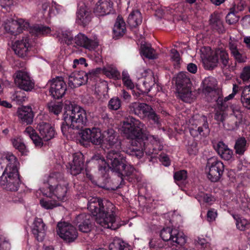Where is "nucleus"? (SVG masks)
<instances>
[{"mask_svg":"<svg viewBox=\"0 0 250 250\" xmlns=\"http://www.w3.org/2000/svg\"><path fill=\"white\" fill-rule=\"evenodd\" d=\"M206 168L208 170V177L213 182H217L223 174L224 166L223 163L215 158L208 160Z\"/></svg>","mask_w":250,"mask_h":250,"instance_id":"nucleus-7","label":"nucleus"},{"mask_svg":"<svg viewBox=\"0 0 250 250\" xmlns=\"http://www.w3.org/2000/svg\"><path fill=\"white\" fill-rule=\"evenodd\" d=\"M146 118H147L148 120H151L155 124H159V117L152 108L151 111H149Z\"/></svg>","mask_w":250,"mask_h":250,"instance_id":"nucleus-61","label":"nucleus"},{"mask_svg":"<svg viewBox=\"0 0 250 250\" xmlns=\"http://www.w3.org/2000/svg\"><path fill=\"white\" fill-rule=\"evenodd\" d=\"M12 141L13 145L16 149H18L22 155H26L27 150L21 138H14L12 140Z\"/></svg>","mask_w":250,"mask_h":250,"instance_id":"nucleus-44","label":"nucleus"},{"mask_svg":"<svg viewBox=\"0 0 250 250\" xmlns=\"http://www.w3.org/2000/svg\"><path fill=\"white\" fill-rule=\"evenodd\" d=\"M50 28L49 27L43 25H36L30 29V33L36 36L48 34L50 32Z\"/></svg>","mask_w":250,"mask_h":250,"instance_id":"nucleus-43","label":"nucleus"},{"mask_svg":"<svg viewBox=\"0 0 250 250\" xmlns=\"http://www.w3.org/2000/svg\"><path fill=\"white\" fill-rule=\"evenodd\" d=\"M96 70L97 72H100L101 71H102L104 75L110 78L119 79L120 78V72L115 66L112 65H107L104 67L102 69L98 68H97Z\"/></svg>","mask_w":250,"mask_h":250,"instance_id":"nucleus-32","label":"nucleus"},{"mask_svg":"<svg viewBox=\"0 0 250 250\" xmlns=\"http://www.w3.org/2000/svg\"><path fill=\"white\" fill-rule=\"evenodd\" d=\"M123 81L124 82L125 85L129 89H132L134 88V84L129 79V77L128 76H126L125 77L124 76L123 78Z\"/></svg>","mask_w":250,"mask_h":250,"instance_id":"nucleus-64","label":"nucleus"},{"mask_svg":"<svg viewBox=\"0 0 250 250\" xmlns=\"http://www.w3.org/2000/svg\"><path fill=\"white\" fill-rule=\"evenodd\" d=\"M227 116V114L224 111L219 110L217 111L215 113L214 119L218 122L223 123Z\"/></svg>","mask_w":250,"mask_h":250,"instance_id":"nucleus-59","label":"nucleus"},{"mask_svg":"<svg viewBox=\"0 0 250 250\" xmlns=\"http://www.w3.org/2000/svg\"><path fill=\"white\" fill-rule=\"evenodd\" d=\"M13 77L15 84L21 89L29 91L34 87V83L26 71H17L14 74Z\"/></svg>","mask_w":250,"mask_h":250,"instance_id":"nucleus-10","label":"nucleus"},{"mask_svg":"<svg viewBox=\"0 0 250 250\" xmlns=\"http://www.w3.org/2000/svg\"><path fill=\"white\" fill-rule=\"evenodd\" d=\"M215 54L218 58V64L223 70L230 71V63L228 53L224 49H218L216 50Z\"/></svg>","mask_w":250,"mask_h":250,"instance_id":"nucleus-24","label":"nucleus"},{"mask_svg":"<svg viewBox=\"0 0 250 250\" xmlns=\"http://www.w3.org/2000/svg\"><path fill=\"white\" fill-rule=\"evenodd\" d=\"M48 107L49 111L58 115L62 109V104L60 103L51 102L48 104Z\"/></svg>","mask_w":250,"mask_h":250,"instance_id":"nucleus-46","label":"nucleus"},{"mask_svg":"<svg viewBox=\"0 0 250 250\" xmlns=\"http://www.w3.org/2000/svg\"><path fill=\"white\" fill-rule=\"evenodd\" d=\"M9 25H7L5 26L6 30L8 31L12 35H16L18 31L15 30L16 28L17 30L20 27L19 23L16 21H13Z\"/></svg>","mask_w":250,"mask_h":250,"instance_id":"nucleus-50","label":"nucleus"},{"mask_svg":"<svg viewBox=\"0 0 250 250\" xmlns=\"http://www.w3.org/2000/svg\"><path fill=\"white\" fill-rule=\"evenodd\" d=\"M62 39L64 42L68 44H72L74 42V38L70 31H65L62 32Z\"/></svg>","mask_w":250,"mask_h":250,"instance_id":"nucleus-48","label":"nucleus"},{"mask_svg":"<svg viewBox=\"0 0 250 250\" xmlns=\"http://www.w3.org/2000/svg\"><path fill=\"white\" fill-rule=\"evenodd\" d=\"M203 92L205 93H209L216 88L217 85L216 80L211 77H208L204 79L203 82Z\"/></svg>","mask_w":250,"mask_h":250,"instance_id":"nucleus-35","label":"nucleus"},{"mask_svg":"<svg viewBox=\"0 0 250 250\" xmlns=\"http://www.w3.org/2000/svg\"><path fill=\"white\" fill-rule=\"evenodd\" d=\"M40 132L39 136L42 141H48L52 139L55 135V130L50 124L46 122H41L37 126Z\"/></svg>","mask_w":250,"mask_h":250,"instance_id":"nucleus-19","label":"nucleus"},{"mask_svg":"<svg viewBox=\"0 0 250 250\" xmlns=\"http://www.w3.org/2000/svg\"><path fill=\"white\" fill-rule=\"evenodd\" d=\"M49 92L54 99L62 98L66 90V85L62 77H57L49 81Z\"/></svg>","mask_w":250,"mask_h":250,"instance_id":"nucleus-11","label":"nucleus"},{"mask_svg":"<svg viewBox=\"0 0 250 250\" xmlns=\"http://www.w3.org/2000/svg\"><path fill=\"white\" fill-rule=\"evenodd\" d=\"M149 244L150 248L154 249L161 248L164 246L163 241L159 238H153L151 239Z\"/></svg>","mask_w":250,"mask_h":250,"instance_id":"nucleus-55","label":"nucleus"},{"mask_svg":"<svg viewBox=\"0 0 250 250\" xmlns=\"http://www.w3.org/2000/svg\"><path fill=\"white\" fill-rule=\"evenodd\" d=\"M87 209L96 216L97 224L104 228L115 230L121 226L114 215V205L110 202L92 197L88 199Z\"/></svg>","mask_w":250,"mask_h":250,"instance_id":"nucleus-3","label":"nucleus"},{"mask_svg":"<svg viewBox=\"0 0 250 250\" xmlns=\"http://www.w3.org/2000/svg\"><path fill=\"white\" fill-rule=\"evenodd\" d=\"M229 49L231 56L234 58L235 61L238 63H244L247 61L246 56L241 53L238 48L237 44L233 42H229Z\"/></svg>","mask_w":250,"mask_h":250,"instance_id":"nucleus-30","label":"nucleus"},{"mask_svg":"<svg viewBox=\"0 0 250 250\" xmlns=\"http://www.w3.org/2000/svg\"><path fill=\"white\" fill-rule=\"evenodd\" d=\"M64 180H65L62 173L57 172H53L48 177L47 184L44 183V187L43 188L49 190V188H52L59 184L60 181Z\"/></svg>","mask_w":250,"mask_h":250,"instance_id":"nucleus-27","label":"nucleus"},{"mask_svg":"<svg viewBox=\"0 0 250 250\" xmlns=\"http://www.w3.org/2000/svg\"><path fill=\"white\" fill-rule=\"evenodd\" d=\"M237 14V13L235 12L233 9H231L230 11L226 16V22L229 24H233L237 22L240 16Z\"/></svg>","mask_w":250,"mask_h":250,"instance_id":"nucleus-45","label":"nucleus"},{"mask_svg":"<svg viewBox=\"0 0 250 250\" xmlns=\"http://www.w3.org/2000/svg\"><path fill=\"white\" fill-rule=\"evenodd\" d=\"M129 108L131 113L134 114L141 119H144L146 118L152 107L151 106L145 103L134 102L129 105Z\"/></svg>","mask_w":250,"mask_h":250,"instance_id":"nucleus-15","label":"nucleus"},{"mask_svg":"<svg viewBox=\"0 0 250 250\" xmlns=\"http://www.w3.org/2000/svg\"><path fill=\"white\" fill-rule=\"evenodd\" d=\"M46 226L42 219L36 218L32 227V232L38 241H42L45 236Z\"/></svg>","mask_w":250,"mask_h":250,"instance_id":"nucleus-18","label":"nucleus"},{"mask_svg":"<svg viewBox=\"0 0 250 250\" xmlns=\"http://www.w3.org/2000/svg\"><path fill=\"white\" fill-rule=\"evenodd\" d=\"M74 43L77 46L83 47L89 50H94L98 46V42L89 39L84 34L81 33L75 37Z\"/></svg>","mask_w":250,"mask_h":250,"instance_id":"nucleus-17","label":"nucleus"},{"mask_svg":"<svg viewBox=\"0 0 250 250\" xmlns=\"http://www.w3.org/2000/svg\"><path fill=\"white\" fill-rule=\"evenodd\" d=\"M247 141L244 138H240L236 140L234 148L236 154L242 155L246 150Z\"/></svg>","mask_w":250,"mask_h":250,"instance_id":"nucleus-42","label":"nucleus"},{"mask_svg":"<svg viewBox=\"0 0 250 250\" xmlns=\"http://www.w3.org/2000/svg\"><path fill=\"white\" fill-rule=\"evenodd\" d=\"M6 161V167L3 172H19L18 168L20 163L17 157L11 153H7L4 156Z\"/></svg>","mask_w":250,"mask_h":250,"instance_id":"nucleus-25","label":"nucleus"},{"mask_svg":"<svg viewBox=\"0 0 250 250\" xmlns=\"http://www.w3.org/2000/svg\"><path fill=\"white\" fill-rule=\"evenodd\" d=\"M88 75L91 76V73L88 74L83 71L72 73L68 77L69 86L73 88L85 84L88 79Z\"/></svg>","mask_w":250,"mask_h":250,"instance_id":"nucleus-14","label":"nucleus"},{"mask_svg":"<svg viewBox=\"0 0 250 250\" xmlns=\"http://www.w3.org/2000/svg\"><path fill=\"white\" fill-rule=\"evenodd\" d=\"M84 159L82 153H76L73 155V160L70 166V173L77 175L80 173L83 168Z\"/></svg>","mask_w":250,"mask_h":250,"instance_id":"nucleus-23","label":"nucleus"},{"mask_svg":"<svg viewBox=\"0 0 250 250\" xmlns=\"http://www.w3.org/2000/svg\"><path fill=\"white\" fill-rule=\"evenodd\" d=\"M142 22L141 13L138 10L133 11L128 16L127 23L131 27H136Z\"/></svg>","mask_w":250,"mask_h":250,"instance_id":"nucleus-33","label":"nucleus"},{"mask_svg":"<svg viewBox=\"0 0 250 250\" xmlns=\"http://www.w3.org/2000/svg\"><path fill=\"white\" fill-rule=\"evenodd\" d=\"M121 103L118 97L111 99L108 102V107L110 109L116 110L121 107Z\"/></svg>","mask_w":250,"mask_h":250,"instance_id":"nucleus-49","label":"nucleus"},{"mask_svg":"<svg viewBox=\"0 0 250 250\" xmlns=\"http://www.w3.org/2000/svg\"><path fill=\"white\" fill-rule=\"evenodd\" d=\"M170 58L172 62L178 64L180 62V57L179 52L175 49L170 50Z\"/></svg>","mask_w":250,"mask_h":250,"instance_id":"nucleus-58","label":"nucleus"},{"mask_svg":"<svg viewBox=\"0 0 250 250\" xmlns=\"http://www.w3.org/2000/svg\"><path fill=\"white\" fill-rule=\"evenodd\" d=\"M91 13L84 3H80L78 5L77 11V23L83 26L87 25L91 21Z\"/></svg>","mask_w":250,"mask_h":250,"instance_id":"nucleus-16","label":"nucleus"},{"mask_svg":"<svg viewBox=\"0 0 250 250\" xmlns=\"http://www.w3.org/2000/svg\"><path fill=\"white\" fill-rule=\"evenodd\" d=\"M112 5L110 0H99L96 4L94 12L98 16H104L110 12Z\"/></svg>","mask_w":250,"mask_h":250,"instance_id":"nucleus-26","label":"nucleus"},{"mask_svg":"<svg viewBox=\"0 0 250 250\" xmlns=\"http://www.w3.org/2000/svg\"><path fill=\"white\" fill-rule=\"evenodd\" d=\"M40 204L43 208L47 209H52L55 207L60 206V204L54 200L42 199L40 200Z\"/></svg>","mask_w":250,"mask_h":250,"instance_id":"nucleus-47","label":"nucleus"},{"mask_svg":"<svg viewBox=\"0 0 250 250\" xmlns=\"http://www.w3.org/2000/svg\"><path fill=\"white\" fill-rule=\"evenodd\" d=\"M215 150L217 151L218 154L221 157L225 160H229L232 156V151L228 148L227 146L222 142H219L216 146H214Z\"/></svg>","mask_w":250,"mask_h":250,"instance_id":"nucleus-29","label":"nucleus"},{"mask_svg":"<svg viewBox=\"0 0 250 250\" xmlns=\"http://www.w3.org/2000/svg\"><path fill=\"white\" fill-rule=\"evenodd\" d=\"M29 46V39L25 37L21 40L16 41L12 45V48L15 54L22 58L27 55Z\"/></svg>","mask_w":250,"mask_h":250,"instance_id":"nucleus-20","label":"nucleus"},{"mask_svg":"<svg viewBox=\"0 0 250 250\" xmlns=\"http://www.w3.org/2000/svg\"><path fill=\"white\" fill-rule=\"evenodd\" d=\"M24 132L29 136L36 146L42 147V146L43 142L42 141L41 138L32 127L28 126L26 127Z\"/></svg>","mask_w":250,"mask_h":250,"instance_id":"nucleus-36","label":"nucleus"},{"mask_svg":"<svg viewBox=\"0 0 250 250\" xmlns=\"http://www.w3.org/2000/svg\"><path fill=\"white\" fill-rule=\"evenodd\" d=\"M209 22L211 27L219 33H223L225 32L223 22L216 15H211Z\"/></svg>","mask_w":250,"mask_h":250,"instance_id":"nucleus-39","label":"nucleus"},{"mask_svg":"<svg viewBox=\"0 0 250 250\" xmlns=\"http://www.w3.org/2000/svg\"><path fill=\"white\" fill-rule=\"evenodd\" d=\"M236 227L240 230H244L249 225L248 221L244 218H238L236 219Z\"/></svg>","mask_w":250,"mask_h":250,"instance_id":"nucleus-56","label":"nucleus"},{"mask_svg":"<svg viewBox=\"0 0 250 250\" xmlns=\"http://www.w3.org/2000/svg\"><path fill=\"white\" fill-rule=\"evenodd\" d=\"M197 245L201 250H211L210 243L204 238H198Z\"/></svg>","mask_w":250,"mask_h":250,"instance_id":"nucleus-52","label":"nucleus"},{"mask_svg":"<svg viewBox=\"0 0 250 250\" xmlns=\"http://www.w3.org/2000/svg\"><path fill=\"white\" fill-rule=\"evenodd\" d=\"M10 244L3 237L0 236V250H9Z\"/></svg>","mask_w":250,"mask_h":250,"instance_id":"nucleus-62","label":"nucleus"},{"mask_svg":"<svg viewBox=\"0 0 250 250\" xmlns=\"http://www.w3.org/2000/svg\"><path fill=\"white\" fill-rule=\"evenodd\" d=\"M218 58L215 53L213 55L209 56L203 61V64L206 69L212 70L216 67L218 64Z\"/></svg>","mask_w":250,"mask_h":250,"instance_id":"nucleus-38","label":"nucleus"},{"mask_svg":"<svg viewBox=\"0 0 250 250\" xmlns=\"http://www.w3.org/2000/svg\"><path fill=\"white\" fill-rule=\"evenodd\" d=\"M207 216L208 221L212 222L215 220L217 216V212L214 209H211L208 211Z\"/></svg>","mask_w":250,"mask_h":250,"instance_id":"nucleus-63","label":"nucleus"},{"mask_svg":"<svg viewBox=\"0 0 250 250\" xmlns=\"http://www.w3.org/2000/svg\"><path fill=\"white\" fill-rule=\"evenodd\" d=\"M20 184L19 172H3L0 177V186L7 190H18Z\"/></svg>","mask_w":250,"mask_h":250,"instance_id":"nucleus-5","label":"nucleus"},{"mask_svg":"<svg viewBox=\"0 0 250 250\" xmlns=\"http://www.w3.org/2000/svg\"><path fill=\"white\" fill-rule=\"evenodd\" d=\"M176 84L177 89L191 87V83L189 74L187 72H180L176 78Z\"/></svg>","mask_w":250,"mask_h":250,"instance_id":"nucleus-28","label":"nucleus"},{"mask_svg":"<svg viewBox=\"0 0 250 250\" xmlns=\"http://www.w3.org/2000/svg\"><path fill=\"white\" fill-rule=\"evenodd\" d=\"M104 137L105 138V141L106 144L112 148V149L108 151L106 156L111 151L121 153L120 150L122 148L121 142L118 139V136L114 130L110 128L105 131Z\"/></svg>","mask_w":250,"mask_h":250,"instance_id":"nucleus-13","label":"nucleus"},{"mask_svg":"<svg viewBox=\"0 0 250 250\" xmlns=\"http://www.w3.org/2000/svg\"><path fill=\"white\" fill-rule=\"evenodd\" d=\"M141 53L149 59H155L157 57L155 50L149 44H143L141 46Z\"/></svg>","mask_w":250,"mask_h":250,"instance_id":"nucleus-40","label":"nucleus"},{"mask_svg":"<svg viewBox=\"0 0 250 250\" xmlns=\"http://www.w3.org/2000/svg\"><path fill=\"white\" fill-rule=\"evenodd\" d=\"M79 133L81 138L80 141L83 145H85L86 142H91L95 145H100L104 142V135L99 128H85Z\"/></svg>","mask_w":250,"mask_h":250,"instance_id":"nucleus-6","label":"nucleus"},{"mask_svg":"<svg viewBox=\"0 0 250 250\" xmlns=\"http://www.w3.org/2000/svg\"><path fill=\"white\" fill-rule=\"evenodd\" d=\"M13 96V100L18 104H22L26 99L25 93L21 90L16 91Z\"/></svg>","mask_w":250,"mask_h":250,"instance_id":"nucleus-51","label":"nucleus"},{"mask_svg":"<svg viewBox=\"0 0 250 250\" xmlns=\"http://www.w3.org/2000/svg\"><path fill=\"white\" fill-rule=\"evenodd\" d=\"M177 90L180 98L185 102L190 103L194 98L191 87L183 88Z\"/></svg>","mask_w":250,"mask_h":250,"instance_id":"nucleus-37","label":"nucleus"},{"mask_svg":"<svg viewBox=\"0 0 250 250\" xmlns=\"http://www.w3.org/2000/svg\"><path fill=\"white\" fill-rule=\"evenodd\" d=\"M187 178V171L185 170L176 171L174 175V178L176 182L184 181Z\"/></svg>","mask_w":250,"mask_h":250,"instance_id":"nucleus-53","label":"nucleus"},{"mask_svg":"<svg viewBox=\"0 0 250 250\" xmlns=\"http://www.w3.org/2000/svg\"><path fill=\"white\" fill-rule=\"evenodd\" d=\"M122 131L127 139L131 140L124 151L137 159L141 158L144 153L141 144L137 140L149 141L153 145L159 143L158 139L149 133L145 124L132 116L128 117L123 122Z\"/></svg>","mask_w":250,"mask_h":250,"instance_id":"nucleus-1","label":"nucleus"},{"mask_svg":"<svg viewBox=\"0 0 250 250\" xmlns=\"http://www.w3.org/2000/svg\"><path fill=\"white\" fill-rule=\"evenodd\" d=\"M92 160L97 161L99 170L102 173L109 168L115 172L121 180L120 186L125 184L124 179L131 182H135L134 178L137 176V171L132 166L126 164L125 157L121 153L110 152L107 156V162L99 155H94Z\"/></svg>","mask_w":250,"mask_h":250,"instance_id":"nucleus-2","label":"nucleus"},{"mask_svg":"<svg viewBox=\"0 0 250 250\" xmlns=\"http://www.w3.org/2000/svg\"><path fill=\"white\" fill-rule=\"evenodd\" d=\"M58 233L66 243L75 241L78 236L76 229L71 224L67 222H60L57 225Z\"/></svg>","mask_w":250,"mask_h":250,"instance_id":"nucleus-9","label":"nucleus"},{"mask_svg":"<svg viewBox=\"0 0 250 250\" xmlns=\"http://www.w3.org/2000/svg\"><path fill=\"white\" fill-rule=\"evenodd\" d=\"M126 31L125 23L122 17L118 16L115 23L113 31L117 38L123 36Z\"/></svg>","mask_w":250,"mask_h":250,"instance_id":"nucleus-31","label":"nucleus"},{"mask_svg":"<svg viewBox=\"0 0 250 250\" xmlns=\"http://www.w3.org/2000/svg\"><path fill=\"white\" fill-rule=\"evenodd\" d=\"M68 187V183L66 180L60 181L59 184L54 188H49V190L44 188H42L41 190L44 196L53 199L56 197L59 200L62 201L65 199Z\"/></svg>","mask_w":250,"mask_h":250,"instance_id":"nucleus-8","label":"nucleus"},{"mask_svg":"<svg viewBox=\"0 0 250 250\" xmlns=\"http://www.w3.org/2000/svg\"><path fill=\"white\" fill-rule=\"evenodd\" d=\"M17 116L21 122L26 125L33 123L34 114L30 106H22L18 108Z\"/></svg>","mask_w":250,"mask_h":250,"instance_id":"nucleus-21","label":"nucleus"},{"mask_svg":"<svg viewBox=\"0 0 250 250\" xmlns=\"http://www.w3.org/2000/svg\"><path fill=\"white\" fill-rule=\"evenodd\" d=\"M109 250H130V246L120 238H116L109 244Z\"/></svg>","mask_w":250,"mask_h":250,"instance_id":"nucleus-34","label":"nucleus"},{"mask_svg":"<svg viewBox=\"0 0 250 250\" xmlns=\"http://www.w3.org/2000/svg\"><path fill=\"white\" fill-rule=\"evenodd\" d=\"M202 120L204 123L202 125L197 126V125H192L190 127L189 132L193 137H195L199 135L202 136H207L209 134L210 130L207 121V118L203 116Z\"/></svg>","mask_w":250,"mask_h":250,"instance_id":"nucleus-22","label":"nucleus"},{"mask_svg":"<svg viewBox=\"0 0 250 250\" xmlns=\"http://www.w3.org/2000/svg\"><path fill=\"white\" fill-rule=\"evenodd\" d=\"M241 78L243 81H247L250 79V65L243 68L241 74Z\"/></svg>","mask_w":250,"mask_h":250,"instance_id":"nucleus-60","label":"nucleus"},{"mask_svg":"<svg viewBox=\"0 0 250 250\" xmlns=\"http://www.w3.org/2000/svg\"><path fill=\"white\" fill-rule=\"evenodd\" d=\"M145 73H147L148 75L146 76V80L144 82V84L145 85L146 84H149V87H150V84H154L155 83V78L153 76V72L150 69H148L145 71Z\"/></svg>","mask_w":250,"mask_h":250,"instance_id":"nucleus-54","label":"nucleus"},{"mask_svg":"<svg viewBox=\"0 0 250 250\" xmlns=\"http://www.w3.org/2000/svg\"><path fill=\"white\" fill-rule=\"evenodd\" d=\"M241 101L244 106L250 109V88L248 86H245L242 91Z\"/></svg>","mask_w":250,"mask_h":250,"instance_id":"nucleus-41","label":"nucleus"},{"mask_svg":"<svg viewBox=\"0 0 250 250\" xmlns=\"http://www.w3.org/2000/svg\"><path fill=\"white\" fill-rule=\"evenodd\" d=\"M187 150L190 155H195L198 152L197 144L194 141L191 142L188 144Z\"/></svg>","mask_w":250,"mask_h":250,"instance_id":"nucleus-57","label":"nucleus"},{"mask_svg":"<svg viewBox=\"0 0 250 250\" xmlns=\"http://www.w3.org/2000/svg\"><path fill=\"white\" fill-rule=\"evenodd\" d=\"M63 122L61 126L63 135L72 133V130H79L86 125L87 122L85 110L75 104L66 105L64 107Z\"/></svg>","mask_w":250,"mask_h":250,"instance_id":"nucleus-4","label":"nucleus"},{"mask_svg":"<svg viewBox=\"0 0 250 250\" xmlns=\"http://www.w3.org/2000/svg\"><path fill=\"white\" fill-rule=\"evenodd\" d=\"M74 223L83 233L90 232L94 227L92 217L89 214L82 213L76 216Z\"/></svg>","mask_w":250,"mask_h":250,"instance_id":"nucleus-12","label":"nucleus"}]
</instances>
